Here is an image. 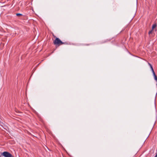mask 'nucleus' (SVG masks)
<instances>
[{
  "label": "nucleus",
  "instance_id": "f257e3e1",
  "mask_svg": "<svg viewBox=\"0 0 157 157\" xmlns=\"http://www.w3.org/2000/svg\"><path fill=\"white\" fill-rule=\"evenodd\" d=\"M54 44L55 45H60L64 44L65 43L62 42L59 38H56L54 41Z\"/></svg>",
  "mask_w": 157,
  "mask_h": 157
},
{
  "label": "nucleus",
  "instance_id": "f03ea898",
  "mask_svg": "<svg viewBox=\"0 0 157 157\" xmlns=\"http://www.w3.org/2000/svg\"><path fill=\"white\" fill-rule=\"evenodd\" d=\"M1 154L5 157H13L12 154L7 151H4Z\"/></svg>",
  "mask_w": 157,
  "mask_h": 157
},
{
  "label": "nucleus",
  "instance_id": "7ed1b4c3",
  "mask_svg": "<svg viewBox=\"0 0 157 157\" xmlns=\"http://www.w3.org/2000/svg\"><path fill=\"white\" fill-rule=\"evenodd\" d=\"M156 24H154L152 25V30H151V31H149L148 33V34H151L152 33L153 29L155 28L156 27Z\"/></svg>",
  "mask_w": 157,
  "mask_h": 157
},
{
  "label": "nucleus",
  "instance_id": "20e7f679",
  "mask_svg": "<svg viewBox=\"0 0 157 157\" xmlns=\"http://www.w3.org/2000/svg\"><path fill=\"white\" fill-rule=\"evenodd\" d=\"M154 77V78H155V79L157 81V77L156 76L155 74V75H153Z\"/></svg>",
  "mask_w": 157,
  "mask_h": 157
},
{
  "label": "nucleus",
  "instance_id": "39448f33",
  "mask_svg": "<svg viewBox=\"0 0 157 157\" xmlns=\"http://www.w3.org/2000/svg\"><path fill=\"white\" fill-rule=\"evenodd\" d=\"M151 71H152V72L153 73V75H155V74L154 71V69H151Z\"/></svg>",
  "mask_w": 157,
  "mask_h": 157
},
{
  "label": "nucleus",
  "instance_id": "423d86ee",
  "mask_svg": "<svg viewBox=\"0 0 157 157\" xmlns=\"http://www.w3.org/2000/svg\"><path fill=\"white\" fill-rule=\"evenodd\" d=\"M148 64H149V65L150 66V68L151 69H153V68L152 67V66L151 65V64H150V63H148Z\"/></svg>",
  "mask_w": 157,
  "mask_h": 157
},
{
  "label": "nucleus",
  "instance_id": "0eeeda50",
  "mask_svg": "<svg viewBox=\"0 0 157 157\" xmlns=\"http://www.w3.org/2000/svg\"><path fill=\"white\" fill-rule=\"evenodd\" d=\"M16 15L17 16H19L22 15V14H20V13H17Z\"/></svg>",
  "mask_w": 157,
  "mask_h": 157
},
{
  "label": "nucleus",
  "instance_id": "6e6552de",
  "mask_svg": "<svg viewBox=\"0 0 157 157\" xmlns=\"http://www.w3.org/2000/svg\"><path fill=\"white\" fill-rule=\"evenodd\" d=\"M155 157H157V152Z\"/></svg>",
  "mask_w": 157,
  "mask_h": 157
},
{
  "label": "nucleus",
  "instance_id": "1a4fd4ad",
  "mask_svg": "<svg viewBox=\"0 0 157 157\" xmlns=\"http://www.w3.org/2000/svg\"><path fill=\"white\" fill-rule=\"evenodd\" d=\"M0 157H1V156L0 155Z\"/></svg>",
  "mask_w": 157,
  "mask_h": 157
}]
</instances>
